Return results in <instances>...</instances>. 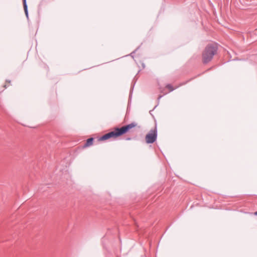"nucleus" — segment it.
<instances>
[{"mask_svg":"<svg viewBox=\"0 0 257 257\" xmlns=\"http://www.w3.org/2000/svg\"><path fill=\"white\" fill-rule=\"evenodd\" d=\"M137 126L138 123L134 122L126 125L123 126L121 128H115L113 131L105 134L100 137L98 140L99 141H103L111 138H116L126 133L130 130Z\"/></svg>","mask_w":257,"mask_h":257,"instance_id":"nucleus-1","label":"nucleus"},{"mask_svg":"<svg viewBox=\"0 0 257 257\" xmlns=\"http://www.w3.org/2000/svg\"><path fill=\"white\" fill-rule=\"evenodd\" d=\"M217 47L215 44H209L205 48L202 53V61L204 63H207L210 61L214 55L216 54Z\"/></svg>","mask_w":257,"mask_h":257,"instance_id":"nucleus-2","label":"nucleus"},{"mask_svg":"<svg viewBox=\"0 0 257 257\" xmlns=\"http://www.w3.org/2000/svg\"><path fill=\"white\" fill-rule=\"evenodd\" d=\"M157 136V128L155 127L154 130H151L146 136V141L148 144H151L154 143L156 139Z\"/></svg>","mask_w":257,"mask_h":257,"instance_id":"nucleus-3","label":"nucleus"},{"mask_svg":"<svg viewBox=\"0 0 257 257\" xmlns=\"http://www.w3.org/2000/svg\"><path fill=\"white\" fill-rule=\"evenodd\" d=\"M23 6H24V9L25 11V13L26 16L28 17V7H27V5L26 4V0H23Z\"/></svg>","mask_w":257,"mask_h":257,"instance_id":"nucleus-4","label":"nucleus"},{"mask_svg":"<svg viewBox=\"0 0 257 257\" xmlns=\"http://www.w3.org/2000/svg\"><path fill=\"white\" fill-rule=\"evenodd\" d=\"M93 140V138L88 139L87 140L86 144L85 145V147H88L89 146H91L92 144Z\"/></svg>","mask_w":257,"mask_h":257,"instance_id":"nucleus-5","label":"nucleus"},{"mask_svg":"<svg viewBox=\"0 0 257 257\" xmlns=\"http://www.w3.org/2000/svg\"><path fill=\"white\" fill-rule=\"evenodd\" d=\"M166 88L168 89L169 92H171L175 89V88H174L173 86L171 84L167 85Z\"/></svg>","mask_w":257,"mask_h":257,"instance_id":"nucleus-6","label":"nucleus"},{"mask_svg":"<svg viewBox=\"0 0 257 257\" xmlns=\"http://www.w3.org/2000/svg\"><path fill=\"white\" fill-rule=\"evenodd\" d=\"M254 214L255 215H257V211L255 212L254 213Z\"/></svg>","mask_w":257,"mask_h":257,"instance_id":"nucleus-7","label":"nucleus"}]
</instances>
